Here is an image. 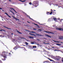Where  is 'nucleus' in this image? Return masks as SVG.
<instances>
[{
  "label": "nucleus",
  "instance_id": "1",
  "mask_svg": "<svg viewBox=\"0 0 63 63\" xmlns=\"http://www.w3.org/2000/svg\"><path fill=\"white\" fill-rule=\"evenodd\" d=\"M5 52L4 51H3L2 52V56H3L4 57H5V58H6V56L7 55H6V54H4L5 53Z\"/></svg>",
  "mask_w": 63,
  "mask_h": 63
},
{
  "label": "nucleus",
  "instance_id": "2",
  "mask_svg": "<svg viewBox=\"0 0 63 63\" xmlns=\"http://www.w3.org/2000/svg\"><path fill=\"white\" fill-rule=\"evenodd\" d=\"M56 29L60 31H63V29L61 28H56Z\"/></svg>",
  "mask_w": 63,
  "mask_h": 63
},
{
  "label": "nucleus",
  "instance_id": "3",
  "mask_svg": "<svg viewBox=\"0 0 63 63\" xmlns=\"http://www.w3.org/2000/svg\"><path fill=\"white\" fill-rule=\"evenodd\" d=\"M26 16H27V17H29L30 18V19H32V20H33V19L31 18L30 17V16L27 15H26Z\"/></svg>",
  "mask_w": 63,
  "mask_h": 63
},
{
  "label": "nucleus",
  "instance_id": "4",
  "mask_svg": "<svg viewBox=\"0 0 63 63\" xmlns=\"http://www.w3.org/2000/svg\"><path fill=\"white\" fill-rule=\"evenodd\" d=\"M45 32H46V33H52V34H53V33L49 31V32L45 31Z\"/></svg>",
  "mask_w": 63,
  "mask_h": 63
},
{
  "label": "nucleus",
  "instance_id": "5",
  "mask_svg": "<svg viewBox=\"0 0 63 63\" xmlns=\"http://www.w3.org/2000/svg\"><path fill=\"white\" fill-rule=\"evenodd\" d=\"M45 36H47V37H49V38H51V36H50L49 35L45 34Z\"/></svg>",
  "mask_w": 63,
  "mask_h": 63
},
{
  "label": "nucleus",
  "instance_id": "6",
  "mask_svg": "<svg viewBox=\"0 0 63 63\" xmlns=\"http://www.w3.org/2000/svg\"><path fill=\"white\" fill-rule=\"evenodd\" d=\"M29 37L30 38H31V39H34V37H32L29 36Z\"/></svg>",
  "mask_w": 63,
  "mask_h": 63
},
{
  "label": "nucleus",
  "instance_id": "7",
  "mask_svg": "<svg viewBox=\"0 0 63 63\" xmlns=\"http://www.w3.org/2000/svg\"><path fill=\"white\" fill-rule=\"evenodd\" d=\"M19 1H21V2H25L26 1V0H24L23 1H22L20 0Z\"/></svg>",
  "mask_w": 63,
  "mask_h": 63
},
{
  "label": "nucleus",
  "instance_id": "8",
  "mask_svg": "<svg viewBox=\"0 0 63 63\" xmlns=\"http://www.w3.org/2000/svg\"><path fill=\"white\" fill-rule=\"evenodd\" d=\"M48 59H49V60H50V61H54L53 60H51V59H50L48 58Z\"/></svg>",
  "mask_w": 63,
  "mask_h": 63
},
{
  "label": "nucleus",
  "instance_id": "9",
  "mask_svg": "<svg viewBox=\"0 0 63 63\" xmlns=\"http://www.w3.org/2000/svg\"><path fill=\"white\" fill-rule=\"evenodd\" d=\"M0 30V31H3V32H5V31L3 29H2L1 30Z\"/></svg>",
  "mask_w": 63,
  "mask_h": 63
},
{
  "label": "nucleus",
  "instance_id": "10",
  "mask_svg": "<svg viewBox=\"0 0 63 63\" xmlns=\"http://www.w3.org/2000/svg\"><path fill=\"white\" fill-rule=\"evenodd\" d=\"M56 45L57 46H61V45L60 44H58L57 43L56 44Z\"/></svg>",
  "mask_w": 63,
  "mask_h": 63
},
{
  "label": "nucleus",
  "instance_id": "11",
  "mask_svg": "<svg viewBox=\"0 0 63 63\" xmlns=\"http://www.w3.org/2000/svg\"><path fill=\"white\" fill-rule=\"evenodd\" d=\"M15 19H16V21H19V20L17 18H16Z\"/></svg>",
  "mask_w": 63,
  "mask_h": 63
},
{
  "label": "nucleus",
  "instance_id": "12",
  "mask_svg": "<svg viewBox=\"0 0 63 63\" xmlns=\"http://www.w3.org/2000/svg\"><path fill=\"white\" fill-rule=\"evenodd\" d=\"M53 41H54V42H56L57 43H60V42H59V41H55L53 40Z\"/></svg>",
  "mask_w": 63,
  "mask_h": 63
},
{
  "label": "nucleus",
  "instance_id": "13",
  "mask_svg": "<svg viewBox=\"0 0 63 63\" xmlns=\"http://www.w3.org/2000/svg\"><path fill=\"white\" fill-rule=\"evenodd\" d=\"M9 11H10V12H11V13H13V14L14 15H15V13H14L13 12V11H11L10 10H9Z\"/></svg>",
  "mask_w": 63,
  "mask_h": 63
},
{
  "label": "nucleus",
  "instance_id": "14",
  "mask_svg": "<svg viewBox=\"0 0 63 63\" xmlns=\"http://www.w3.org/2000/svg\"><path fill=\"white\" fill-rule=\"evenodd\" d=\"M11 9H12V10H14V11H15V12H16V13H16V11H15V9H14V8H11Z\"/></svg>",
  "mask_w": 63,
  "mask_h": 63
},
{
  "label": "nucleus",
  "instance_id": "15",
  "mask_svg": "<svg viewBox=\"0 0 63 63\" xmlns=\"http://www.w3.org/2000/svg\"><path fill=\"white\" fill-rule=\"evenodd\" d=\"M53 19H54V20H56V18H54Z\"/></svg>",
  "mask_w": 63,
  "mask_h": 63
},
{
  "label": "nucleus",
  "instance_id": "16",
  "mask_svg": "<svg viewBox=\"0 0 63 63\" xmlns=\"http://www.w3.org/2000/svg\"><path fill=\"white\" fill-rule=\"evenodd\" d=\"M33 23L34 24V25H36V26H39L38 25H37V24H35L34 23Z\"/></svg>",
  "mask_w": 63,
  "mask_h": 63
},
{
  "label": "nucleus",
  "instance_id": "17",
  "mask_svg": "<svg viewBox=\"0 0 63 63\" xmlns=\"http://www.w3.org/2000/svg\"><path fill=\"white\" fill-rule=\"evenodd\" d=\"M25 44H26V45H28V43H27V42H25Z\"/></svg>",
  "mask_w": 63,
  "mask_h": 63
},
{
  "label": "nucleus",
  "instance_id": "18",
  "mask_svg": "<svg viewBox=\"0 0 63 63\" xmlns=\"http://www.w3.org/2000/svg\"><path fill=\"white\" fill-rule=\"evenodd\" d=\"M38 36H44L43 35H41V34H39Z\"/></svg>",
  "mask_w": 63,
  "mask_h": 63
},
{
  "label": "nucleus",
  "instance_id": "19",
  "mask_svg": "<svg viewBox=\"0 0 63 63\" xmlns=\"http://www.w3.org/2000/svg\"><path fill=\"white\" fill-rule=\"evenodd\" d=\"M35 33L36 32H34L32 31V34H33V33Z\"/></svg>",
  "mask_w": 63,
  "mask_h": 63
},
{
  "label": "nucleus",
  "instance_id": "20",
  "mask_svg": "<svg viewBox=\"0 0 63 63\" xmlns=\"http://www.w3.org/2000/svg\"><path fill=\"white\" fill-rule=\"evenodd\" d=\"M17 30V32L18 33H19L20 34H21V32H18V31L17 30Z\"/></svg>",
  "mask_w": 63,
  "mask_h": 63
},
{
  "label": "nucleus",
  "instance_id": "21",
  "mask_svg": "<svg viewBox=\"0 0 63 63\" xmlns=\"http://www.w3.org/2000/svg\"><path fill=\"white\" fill-rule=\"evenodd\" d=\"M36 46H33V48H36Z\"/></svg>",
  "mask_w": 63,
  "mask_h": 63
},
{
  "label": "nucleus",
  "instance_id": "22",
  "mask_svg": "<svg viewBox=\"0 0 63 63\" xmlns=\"http://www.w3.org/2000/svg\"><path fill=\"white\" fill-rule=\"evenodd\" d=\"M47 61H45L44 62V63H47Z\"/></svg>",
  "mask_w": 63,
  "mask_h": 63
},
{
  "label": "nucleus",
  "instance_id": "23",
  "mask_svg": "<svg viewBox=\"0 0 63 63\" xmlns=\"http://www.w3.org/2000/svg\"><path fill=\"white\" fill-rule=\"evenodd\" d=\"M31 44H34V43L33 42H31Z\"/></svg>",
  "mask_w": 63,
  "mask_h": 63
},
{
  "label": "nucleus",
  "instance_id": "24",
  "mask_svg": "<svg viewBox=\"0 0 63 63\" xmlns=\"http://www.w3.org/2000/svg\"><path fill=\"white\" fill-rule=\"evenodd\" d=\"M37 31H42V30H40L39 29H38V30H37Z\"/></svg>",
  "mask_w": 63,
  "mask_h": 63
},
{
  "label": "nucleus",
  "instance_id": "25",
  "mask_svg": "<svg viewBox=\"0 0 63 63\" xmlns=\"http://www.w3.org/2000/svg\"><path fill=\"white\" fill-rule=\"evenodd\" d=\"M52 12H51V13H50L49 14V15H52Z\"/></svg>",
  "mask_w": 63,
  "mask_h": 63
},
{
  "label": "nucleus",
  "instance_id": "26",
  "mask_svg": "<svg viewBox=\"0 0 63 63\" xmlns=\"http://www.w3.org/2000/svg\"><path fill=\"white\" fill-rule=\"evenodd\" d=\"M59 39H61L62 40H63V38H59Z\"/></svg>",
  "mask_w": 63,
  "mask_h": 63
},
{
  "label": "nucleus",
  "instance_id": "27",
  "mask_svg": "<svg viewBox=\"0 0 63 63\" xmlns=\"http://www.w3.org/2000/svg\"><path fill=\"white\" fill-rule=\"evenodd\" d=\"M32 35H33V36H35V37H36V35H34V34H32Z\"/></svg>",
  "mask_w": 63,
  "mask_h": 63
},
{
  "label": "nucleus",
  "instance_id": "28",
  "mask_svg": "<svg viewBox=\"0 0 63 63\" xmlns=\"http://www.w3.org/2000/svg\"><path fill=\"white\" fill-rule=\"evenodd\" d=\"M5 14H6V15H7V16H8V14H7V13H5Z\"/></svg>",
  "mask_w": 63,
  "mask_h": 63
},
{
  "label": "nucleus",
  "instance_id": "29",
  "mask_svg": "<svg viewBox=\"0 0 63 63\" xmlns=\"http://www.w3.org/2000/svg\"><path fill=\"white\" fill-rule=\"evenodd\" d=\"M54 51H60V50H54Z\"/></svg>",
  "mask_w": 63,
  "mask_h": 63
},
{
  "label": "nucleus",
  "instance_id": "30",
  "mask_svg": "<svg viewBox=\"0 0 63 63\" xmlns=\"http://www.w3.org/2000/svg\"><path fill=\"white\" fill-rule=\"evenodd\" d=\"M29 4L30 5H32V3L31 2L29 3Z\"/></svg>",
  "mask_w": 63,
  "mask_h": 63
},
{
  "label": "nucleus",
  "instance_id": "31",
  "mask_svg": "<svg viewBox=\"0 0 63 63\" xmlns=\"http://www.w3.org/2000/svg\"><path fill=\"white\" fill-rule=\"evenodd\" d=\"M62 62H63V58H62Z\"/></svg>",
  "mask_w": 63,
  "mask_h": 63
},
{
  "label": "nucleus",
  "instance_id": "32",
  "mask_svg": "<svg viewBox=\"0 0 63 63\" xmlns=\"http://www.w3.org/2000/svg\"><path fill=\"white\" fill-rule=\"evenodd\" d=\"M35 34L36 35H38V36H39V34H38L37 33H36Z\"/></svg>",
  "mask_w": 63,
  "mask_h": 63
},
{
  "label": "nucleus",
  "instance_id": "33",
  "mask_svg": "<svg viewBox=\"0 0 63 63\" xmlns=\"http://www.w3.org/2000/svg\"><path fill=\"white\" fill-rule=\"evenodd\" d=\"M29 32L30 33H32V32H31V31H29Z\"/></svg>",
  "mask_w": 63,
  "mask_h": 63
},
{
  "label": "nucleus",
  "instance_id": "34",
  "mask_svg": "<svg viewBox=\"0 0 63 63\" xmlns=\"http://www.w3.org/2000/svg\"><path fill=\"white\" fill-rule=\"evenodd\" d=\"M33 30H36V29H34V28H33Z\"/></svg>",
  "mask_w": 63,
  "mask_h": 63
},
{
  "label": "nucleus",
  "instance_id": "35",
  "mask_svg": "<svg viewBox=\"0 0 63 63\" xmlns=\"http://www.w3.org/2000/svg\"><path fill=\"white\" fill-rule=\"evenodd\" d=\"M16 47H14V49H16Z\"/></svg>",
  "mask_w": 63,
  "mask_h": 63
},
{
  "label": "nucleus",
  "instance_id": "36",
  "mask_svg": "<svg viewBox=\"0 0 63 63\" xmlns=\"http://www.w3.org/2000/svg\"><path fill=\"white\" fill-rule=\"evenodd\" d=\"M37 40H38V41H40V39H37Z\"/></svg>",
  "mask_w": 63,
  "mask_h": 63
},
{
  "label": "nucleus",
  "instance_id": "37",
  "mask_svg": "<svg viewBox=\"0 0 63 63\" xmlns=\"http://www.w3.org/2000/svg\"><path fill=\"white\" fill-rule=\"evenodd\" d=\"M38 23L39 24H40V25H41V24L39 22H38Z\"/></svg>",
  "mask_w": 63,
  "mask_h": 63
},
{
  "label": "nucleus",
  "instance_id": "38",
  "mask_svg": "<svg viewBox=\"0 0 63 63\" xmlns=\"http://www.w3.org/2000/svg\"><path fill=\"white\" fill-rule=\"evenodd\" d=\"M44 44H48V43H44Z\"/></svg>",
  "mask_w": 63,
  "mask_h": 63
},
{
  "label": "nucleus",
  "instance_id": "39",
  "mask_svg": "<svg viewBox=\"0 0 63 63\" xmlns=\"http://www.w3.org/2000/svg\"><path fill=\"white\" fill-rule=\"evenodd\" d=\"M25 31H28V32H29V31H28L27 30H25Z\"/></svg>",
  "mask_w": 63,
  "mask_h": 63
},
{
  "label": "nucleus",
  "instance_id": "40",
  "mask_svg": "<svg viewBox=\"0 0 63 63\" xmlns=\"http://www.w3.org/2000/svg\"><path fill=\"white\" fill-rule=\"evenodd\" d=\"M8 16H9V17H11V16H9V15H8Z\"/></svg>",
  "mask_w": 63,
  "mask_h": 63
},
{
  "label": "nucleus",
  "instance_id": "41",
  "mask_svg": "<svg viewBox=\"0 0 63 63\" xmlns=\"http://www.w3.org/2000/svg\"><path fill=\"white\" fill-rule=\"evenodd\" d=\"M29 34H30V35H32V34H31V33H29Z\"/></svg>",
  "mask_w": 63,
  "mask_h": 63
},
{
  "label": "nucleus",
  "instance_id": "42",
  "mask_svg": "<svg viewBox=\"0 0 63 63\" xmlns=\"http://www.w3.org/2000/svg\"><path fill=\"white\" fill-rule=\"evenodd\" d=\"M13 17L15 19H16V18L15 17H14V16Z\"/></svg>",
  "mask_w": 63,
  "mask_h": 63
},
{
  "label": "nucleus",
  "instance_id": "43",
  "mask_svg": "<svg viewBox=\"0 0 63 63\" xmlns=\"http://www.w3.org/2000/svg\"><path fill=\"white\" fill-rule=\"evenodd\" d=\"M21 38V39H25L23 38L22 37Z\"/></svg>",
  "mask_w": 63,
  "mask_h": 63
},
{
  "label": "nucleus",
  "instance_id": "44",
  "mask_svg": "<svg viewBox=\"0 0 63 63\" xmlns=\"http://www.w3.org/2000/svg\"><path fill=\"white\" fill-rule=\"evenodd\" d=\"M0 10H2V9L1 8H0Z\"/></svg>",
  "mask_w": 63,
  "mask_h": 63
},
{
  "label": "nucleus",
  "instance_id": "45",
  "mask_svg": "<svg viewBox=\"0 0 63 63\" xmlns=\"http://www.w3.org/2000/svg\"><path fill=\"white\" fill-rule=\"evenodd\" d=\"M2 36V35H0V36L1 37V36Z\"/></svg>",
  "mask_w": 63,
  "mask_h": 63
},
{
  "label": "nucleus",
  "instance_id": "46",
  "mask_svg": "<svg viewBox=\"0 0 63 63\" xmlns=\"http://www.w3.org/2000/svg\"><path fill=\"white\" fill-rule=\"evenodd\" d=\"M14 41H15V39H13Z\"/></svg>",
  "mask_w": 63,
  "mask_h": 63
},
{
  "label": "nucleus",
  "instance_id": "47",
  "mask_svg": "<svg viewBox=\"0 0 63 63\" xmlns=\"http://www.w3.org/2000/svg\"><path fill=\"white\" fill-rule=\"evenodd\" d=\"M23 46H25V45H23Z\"/></svg>",
  "mask_w": 63,
  "mask_h": 63
},
{
  "label": "nucleus",
  "instance_id": "48",
  "mask_svg": "<svg viewBox=\"0 0 63 63\" xmlns=\"http://www.w3.org/2000/svg\"><path fill=\"white\" fill-rule=\"evenodd\" d=\"M63 47V46H62L61 47Z\"/></svg>",
  "mask_w": 63,
  "mask_h": 63
},
{
  "label": "nucleus",
  "instance_id": "49",
  "mask_svg": "<svg viewBox=\"0 0 63 63\" xmlns=\"http://www.w3.org/2000/svg\"><path fill=\"white\" fill-rule=\"evenodd\" d=\"M61 43H63V42H61Z\"/></svg>",
  "mask_w": 63,
  "mask_h": 63
},
{
  "label": "nucleus",
  "instance_id": "50",
  "mask_svg": "<svg viewBox=\"0 0 63 63\" xmlns=\"http://www.w3.org/2000/svg\"><path fill=\"white\" fill-rule=\"evenodd\" d=\"M54 47H52V48H54Z\"/></svg>",
  "mask_w": 63,
  "mask_h": 63
},
{
  "label": "nucleus",
  "instance_id": "51",
  "mask_svg": "<svg viewBox=\"0 0 63 63\" xmlns=\"http://www.w3.org/2000/svg\"><path fill=\"white\" fill-rule=\"evenodd\" d=\"M28 22V23H30V22Z\"/></svg>",
  "mask_w": 63,
  "mask_h": 63
},
{
  "label": "nucleus",
  "instance_id": "52",
  "mask_svg": "<svg viewBox=\"0 0 63 63\" xmlns=\"http://www.w3.org/2000/svg\"><path fill=\"white\" fill-rule=\"evenodd\" d=\"M61 38H63V37H61Z\"/></svg>",
  "mask_w": 63,
  "mask_h": 63
},
{
  "label": "nucleus",
  "instance_id": "53",
  "mask_svg": "<svg viewBox=\"0 0 63 63\" xmlns=\"http://www.w3.org/2000/svg\"><path fill=\"white\" fill-rule=\"evenodd\" d=\"M7 29H10V28H8Z\"/></svg>",
  "mask_w": 63,
  "mask_h": 63
},
{
  "label": "nucleus",
  "instance_id": "54",
  "mask_svg": "<svg viewBox=\"0 0 63 63\" xmlns=\"http://www.w3.org/2000/svg\"><path fill=\"white\" fill-rule=\"evenodd\" d=\"M9 1H10V2H11V0H9Z\"/></svg>",
  "mask_w": 63,
  "mask_h": 63
},
{
  "label": "nucleus",
  "instance_id": "55",
  "mask_svg": "<svg viewBox=\"0 0 63 63\" xmlns=\"http://www.w3.org/2000/svg\"><path fill=\"white\" fill-rule=\"evenodd\" d=\"M5 28H7V29L8 28L7 27H6Z\"/></svg>",
  "mask_w": 63,
  "mask_h": 63
},
{
  "label": "nucleus",
  "instance_id": "56",
  "mask_svg": "<svg viewBox=\"0 0 63 63\" xmlns=\"http://www.w3.org/2000/svg\"><path fill=\"white\" fill-rule=\"evenodd\" d=\"M5 28H7V29L8 28L7 27H6Z\"/></svg>",
  "mask_w": 63,
  "mask_h": 63
},
{
  "label": "nucleus",
  "instance_id": "57",
  "mask_svg": "<svg viewBox=\"0 0 63 63\" xmlns=\"http://www.w3.org/2000/svg\"><path fill=\"white\" fill-rule=\"evenodd\" d=\"M13 17H14V16H13Z\"/></svg>",
  "mask_w": 63,
  "mask_h": 63
},
{
  "label": "nucleus",
  "instance_id": "58",
  "mask_svg": "<svg viewBox=\"0 0 63 63\" xmlns=\"http://www.w3.org/2000/svg\"><path fill=\"white\" fill-rule=\"evenodd\" d=\"M37 45H39V44H37Z\"/></svg>",
  "mask_w": 63,
  "mask_h": 63
},
{
  "label": "nucleus",
  "instance_id": "59",
  "mask_svg": "<svg viewBox=\"0 0 63 63\" xmlns=\"http://www.w3.org/2000/svg\"><path fill=\"white\" fill-rule=\"evenodd\" d=\"M61 20H63V19H61Z\"/></svg>",
  "mask_w": 63,
  "mask_h": 63
},
{
  "label": "nucleus",
  "instance_id": "60",
  "mask_svg": "<svg viewBox=\"0 0 63 63\" xmlns=\"http://www.w3.org/2000/svg\"><path fill=\"white\" fill-rule=\"evenodd\" d=\"M54 11H55V10H54Z\"/></svg>",
  "mask_w": 63,
  "mask_h": 63
},
{
  "label": "nucleus",
  "instance_id": "61",
  "mask_svg": "<svg viewBox=\"0 0 63 63\" xmlns=\"http://www.w3.org/2000/svg\"><path fill=\"white\" fill-rule=\"evenodd\" d=\"M13 33H12V35H13Z\"/></svg>",
  "mask_w": 63,
  "mask_h": 63
},
{
  "label": "nucleus",
  "instance_id": "62",
  "mask_svg": "<svg viewBox=\"0 0 63 63\" xmlns=\"http://www.w3.org/2000/svg\"><path fill=\"white\" fill-rule=\"evenodd\" d=\"M11 54V53H9V54Z\"/></svg>",
  "mask_w": 63,
  "mask_h": 63
},
{
  "label": "nucleus",
  "instance_id": "63",
  "mask_svg": "<svg viewBox=\"0 0 63 63\" xmlns=\"http://www.w3.org/2000/svg\"><path fill=\"white\" fill-rule=\"evenodd\" d=\"M2 20H4L3 19H2Z\"/></svg>",
  "mask_w": 63,
  "mask_h": 63
},
{
  "label": "nucleus",
  "instance_id": "64",
  "mask_svg": "<svg viewBox=\"0 0 63 63\" xmlns=\"http://www.w3.org/2000/svg\"><path fill=\"white\" fill-rule=\"evenodd\" d=\"M58 19H59V18Z\"/></svg>",
  "mask_w": 63,
  "mask_h": 63
}]
</instances>
